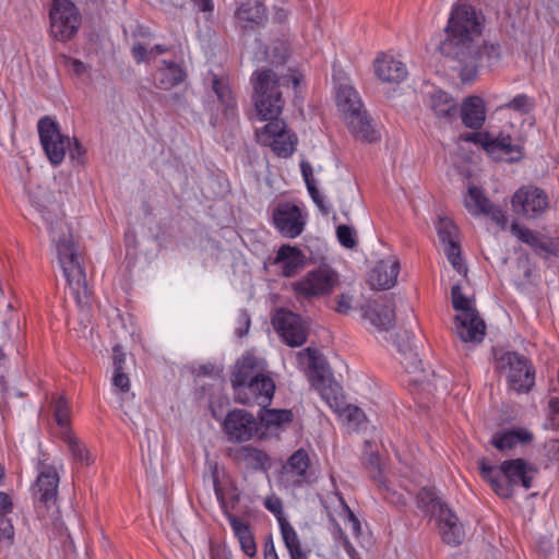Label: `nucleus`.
Wrapping results in <instances>:
<instances>
[{
	"instance_id": "f257e3e1",
	"label": "nucleus",
	"mask_w": 559,
	"mask_h": 559,
	"mask_svg": "<svg viewBox=\"0 0 559 559\" xmlns=\"http://www.w3.org/2000/svg\"><path fill=\"white\" fill-rule=\"evenodd\" d=\"M28 195L32 205L35 206L49 226L52 240L56 241L59 263L78 305L86 306L90 301V290L86 284L85 271L81 263V255L78 253L70 236L63 235L58 238L56 236L55 226L61 224L59 204L56 202L52 192L43 186L31 189Z\"/></svg>"
},
{
	"instance_id": "f03ea898",
	"label": "nucleus",
	"mask_w": 559,
	"mask_h": 559,
	"mask_svg": "<svg viewBox=\"0 0 559 559\" xmlns=\"http://www.w3.org/2000/svg\"><path fill=\"white\" fill-rule=\"evenodd\" d=\"M300 79L301 75L296 71L283 75H278L272 69H259L253 72L251 81L254 107L260 119L267 120L257 135L265 145L287 133L285 121L278 119L285 104L281 87L287 86L292 82L294 88H297Z\"/></svg>"
},
{
	"instance_id": "7ed1b4c3",
	"label": "nucleus",
	"mask_w": 559,
	"mask_h": 559,
	"mask_svg": "<svg viewBox=\"0 0 559 559\" xmlns=\"http://www.w3.org/2000/svg\"><path fill=\"white\" fill-rule=\"evenodd\" d=\"M235 401L243 405H269L275 392V383L267 372L266 361L252 353L237 359L230 374Z\"/></svg>"
},
{
	"instance_id": "20e7f679",
	"label": "nucleus",
	"mask_w": 559,
	"mask_h": 559,
	"mask_svg": "<svg viewBox=\"0 0 559 559\" xmlns=\"http://www.w3.org/2000/svg\"><path fill=\"white\" fill-rule=\"evenodd\" d=\"M484 16L467 3H456L444 28L445 38L440 44V52L448 59H465L469 47L479 40ZM469 57H467L468 59Z\"/></svg>"
},
{
	"instance_id": "39448f33",
	"label": "nucleus",
	"mask_w": 559,
	"mask_h": 559,
	"mask_svg": "<svg viewBox=\"0 0 559 559\" xmlns=\"http://www.w3.org/2000/svg\"><path fill=\"white\" fill-rule=\"evenodd\" d=\"M479 469L481 477L489 481L493 491L502 498H510L512 496V487L514 485H522L525 489H530L533 475L536 472L523 459L507 460L498 469L487 464L485 459H481L479 461Z\"/></svg>"
},
{
	"instance_id": "423d86ee",
	"label": "nucleus",
	"mask_w": 559,
	"mask_h": 559,
	"mask_svg": "<svg viewBox=\"0 0 559 559\" xmlns=\"http://www.w3.org/2000/svg\"><path fill=\"white\" fill-rule=\"evenodd\" d=\"M419 509L437 518L441 537L451 546H459L464 539V530L457 516L438 497L433 488H421L417 493Z\"/></svg>"
},
{
	"instance_id": "0eeeda50",
	"label": "nucleus",
	"mask_w": 559,
	"mask_h": 559,
	"mask_svg": "<svg viewBox=\"0 0 559 559\" xmlns=\"http://www.w3.org/2000/svg\"><path fill=\"white\" fill-rule=\"evenodd\" d=\"M453 308L459 311L454 317V332L464 343H480L485 336L486 324L478 311L462 293L459 285L451 289Z\"/></svg>"
},
{
	"instance_id": "6e6552de",
	"label": "nucleus",
	"mask_w": 559,
	"mask_h": 559,
	"mask_svg": "<svg viewBox=\"0 0 559 559\" xmlns=\"http://www.w3.org/2000/svg\"><path fill=\"white\" fill-rule=\"evenodd\" d=\"M467 141L479 144L496 160H504L508 163H516L523 159V146L515 141L510 134L499 132H479L471 134Z\"/></svg>"
},
{
	"instance_id": "1a4fd4ad",
	"label": "nucleus",
	"mask_w": 559,
	"mask_h": 559,
	"mask_svg": "<svg viewBox=\"0 0 559 559\" xmlns=\"http://www.w3.org/2000/svg\"><path fill=\"white\" fill-rule=\"evenodd\" d=\"M498 369L509 370V382L516 392H528L535 383V372L530 360L516 352L495 355Z\"/></svg>"
},
{
	"instance_id": "9d476101",
	"label": "nucleus",
	"mask_w": 559,
	"mask_h": 559,
	"mask_svg": "<svg viewBox=\"0 0 559 559\" xmlns=\"http://www.w3.org/2000/svg\"><path fill=\"white\" fill-rule=\"evenodd\" d=\"M49 17L50 33L56 39L66 43L78 33L81 16L71 0H52Z\"/></svg>"
},
{
	"instance_id": "9b49d317",
	"label": "nucleus",
	"mask_w": 559,
	"mask_h": 559,
	"mask_svg": "<svg viewBox=\"0 0 559 559\" xmlns=\"http://www.w3.org/2000/svg\"><path fill=\"white\" fill-rule=\"evenodd\" d=\"M468 50H471V53H468L471 58L454 60L457 63L460 79L463 83L474 81L480 67H492L500 59V47L498 45L484 44L480 46L476 40Z\"/></svg>"
},
{
	"instance_id": "f8f14e48",
	"label": "nucleus",
	"mask_w": 559,
	"mask_h": 559,
	"mask_svg": "<svg viewBox=\"0 0 559 559\" xmlns=\"http://www.w3.org/2000/svg\"><path fill=\"white\" fill-rule=\"evenodd\" d=\"M40 144L49 162L57 166L62 163L67 152L69 136L60 132L59 124L49 116H45L37 123Z\"/></svg>"
},
{
	"instance_id": "ddd939ff",
	"label": "nucleus",
	"mask_w": 559,
	"mask_h": 559,
	"mask_svg": "<svg viewBox=\"0 0 559 559\" xmlns=\"http://www.w3.org/2000/svg\"><path fill=\"white\" fill-rule=\"evenodd\" d=\"M511 205L516 214L527 218H536L548 207L547 193L535 186L521 187L512 197Z\"/></svg>"
},
{
	"instance_id": "4468645a",
	"label": "nucleus",
	"mask_w": 559,
	"mask_h": 559,
	"mask_svg": "<svg viewBox=\"0 0 559 559\" xmlns=\"http://www.w3.org/2000/svg\"><path fill=\"white\" fill-rule=\"evenodd\" d=\"M272 323L287 345L297 347L307 341L308 330L299 314L281 309L273 317Z\"/></svg>"
},
{
	"instance_id": "2eb2a0df",
	"label": "nucleus",
	"mask_w": 559,
	"mask_h": 559,
	"mask_svg": "<svg viewBox=\"0 0 559 559\" xmlns=\"http://www.w3.org/2000/svg\"><path fill=\"white\" fill-rule=\"evenodd\" d=\"M337 283V274L329 267L311 271L306 277L294 284L298 296L310 298L329 294Z\"/></svg>"
},
{
	"instance_id": "dca6fc26",
	"label": "nucleus",
	"mask_w": 559,
	"mask_h": 559,
	"mask_svg": "<svg viewBox=\"0 0 559 559\" xmlns=\"http://www.w3.org/2000/svg\"><path fill=\"white\" fill-rule=\"evenodd\" d=\"M225 433L234 442L250 440L259 430L255 417L245 409L230 411L223 424Z\"/></svg>"
},
{
	"instance_id": "f3484780",
	"label": "nucleus",
	"mask_w": 559,
	"mask_h": 559,
	"mask_svg": "<svg viewBox=\"0 0 559 559\" xmlns=\"http://www.w3.org/2000/svg\"><path fill=\"white\" fill-rule=\"evenodd\" d=\"M273 223L287 238H296L305 228L301 210L292 203H281L273 210Z\"/></svg>"
},
{
	"instance_id": "a211bd4d",
	"label": "nucleus",
	"mask_w": 559,
	"mask_h": 559,
	"mask_svg": "<svg viewBox=\"0 0 559 559\" xmlns=\"http://www.w3.org/2000/svg\"><path fill=\"white\" fill-rule=\"evenodd\" d=\"M464 205L472 215H487L502 229L507 227L508 218L501 207L495 205L479 188L474 186L468 188Z\"/></svg>"
},
{
	"instance_id": "6ab92c4d",
	"label": "nucleus",
	"mask_w": 559,
	"mask_h": 559,
	"mask_svg": "<svg viewBox=\"0 0 559 559\" xmlns=\"http://www.w3.org/2000/svg\"><path fill=\"white\" fill-rule=\"evenodd\" d=\"M236 26L243 33L253 32L265 25L266 8L259 0H247L238 4L235 11Z\"/></svg>"
},
{
	"instance_id": "aec40b11",
	"label": "nucleus",
	"mask_w": 559,
	"mask_h": 559,
	"mask_svg": "<svg viewBox=\"0 0 559 559\" xmlns=\"http://www.w3.org/2000/svg\"><path fill=\"white\" fill-rule=\"evenodd\" d=\"M300 367L307 370L309 380L320 389L330 376V369L324 356L316 348L308 347L297 354Z\"/></svg>"
},
{
	"instance_id": "412c9836",
	"label": "nucleus",
	"mask_w": 559,
	"mask_h": 559,
	"mask_svg": "<svg viewBox=\"0 0 559 559\" xmlns=\"http://www.w3.org/2000/svg\"><path fill=\"white\" fill-rule=\"evenodd\" d=\"M310 459L306 450L295 451L282 467V476L295 486H300L313 480V474L309 469Z\"/></svg>"
},
{
	"instance_id": "4be33fe9",
	"label": "nucleus",
	"mask_w": 559,
	"mask_h": 559,
	"mask_svg": "<svg viewBox=\"0 0 559 559\" xmlns=\"http://www.w3.org/2000/svg\"><path fill=\"white\" fill-rule=\"evenodd\" d=\"M58 486L59 475L53 468L48 467L47 469L39 473L34 490V498L37 503V509H49L50 507L56 506Z\"/></svg>"
},
{
	"instance_id": "5701e85b",
	"label": "nucleus",
	"mask_w": 559,
	"mask_h": 559,
	"mask_svg": "<svg viewBox=\"0 0 559 559\" xmlns=\"http://www.w3.org/2000/svg\"><path fill=\"white\" fill-rule=\"evenodd\" d=\"M400 272L399 260L394 257L379 261L369 275V283L376 289H389L395 283Z\"/></svg>"
},
{
	"instance_id": "b1692460",
	"label": "nucleus",
	"mask_w": 559,
	"mask_h": 559,
	"mask_svg": "<svg viewBox=\"0 0 559 559\" xmlns=\"http://www.w3.org/2000/svg\"><path fill=\"white\" fill-rule=\"evenodd\" d=\"M376 75L386 83H401L407 76L406 66L394 57L381 53L374 60Z\"/></svg>"
},
{
	"instance_id": "393cba45",
	"label": "nucleus",
	"mask_w": 559,
	"mask_h": 559,
	"mask_svg": "<svg viewBox=\"0 0 559 559\" xmlns=\"http://www.w3.org/2000/svg\"><path fill=\"white\" fill-rule=\"evenodd\" d=\"M222 510L226 515L234 534L239 540L242 551L248 557H254L257 555V544L250 526L247 522H243L235 514L228 511V504L222 500Z\"/></svg>"
},
{
	"instance_id": "a878e982",
	"label": "nucleus",
	"mask_w": 559,
	"mask_h": 559,
	"mask_svg": "<svg viewBox=\"0 0 559 559\" xmlns=\"http://www.w3.org/2000/svg\"><path fill=\"white\" fill-rule=\"evenodd\" d=\"M361 311L364 318L368 319L379 330L388 331L393 328L395 316L391 304L369 301L361 307Z\"/></svg>"
},
{
	"instance_id": "bb28decb",
	"label": "nucleus",
	"mask_w": 559,
	"mask_h": 559,
	"mask_svg": "<svg viewBox=\"0 0 559 559\" xmlns=\"http://www.w3.org/2000/svg\"><path fill=\"white\" fill-rule=\"evenodd\" d=\"M275 263L282 264L284 276L292 277L306 266L307 261L306 255L299 248L283 245L276 253Z\"/></svg>"
},
{
	"instance_id": "cd10ccee",
	"label": "nucleus",
	"mask_w": 559,
	"mask_h": 559,
	"mask_svg": "<svg viewBox=\"0 0 559 559\" xmlns=\"http://www.w3.org/2000/svg\"><path fill=\"white\" fill-rule=\"evenodd\" d=\"M212 91L215 93L217 100L223 106V115L226 119H235L237 117V105L234 93L228 81L224 78L213 75Z\"/></svg>"
},
{
	"instance_id": "c85d7f7f",
	"label": "nucleus",
	"mask_w": 559,
	"mask_h": 559,
	"mask_svg": "<svg viewBox=\"0 0 559 559\" xmlns=\"http://www.w3.org/2000/svg\"><path fill=\"white\" fill-rule=\"evenodd\" d=\"M461 118L467 128H481L486 118L483 99L478 96L467 97L461 108Z\"/></svg>"
},
{
	"instance_id": "c756f323",
	"label": "nucleus",
	"mask_w": 559,
	"mask_h": 559,
	"mask_svg": "<svg viewBox=\"0 0 559 559\" xmlns=\"http://www.w3.org/2000/svg\"><path fill=\"white\" fill-rule=\"evenodd\" d=\"M429 107L438 118L452 120L459 111L457 103L447 92L438 90L429 96Z\"/></svg>"
},
{
	"instance_id": "7c9ffc66",
	"label": "nucleus",
	"mask_w": 559,
	"mask_h": 559,
	"mask_svg": "<svg viewBox=\"0 0 559 559\" xmlns=\"http://www.w3.org/2000/svg\"><path fill=\"white\" fill-rule=\"evenodd\" d=\"M185 79L183 70L175 62L164 61V67L154 74V85L159 90H170Z\"/></svg>"
},
{
	"instance_id": "2f4dec72",
	"label": "nucleus",
	"mask_w": 559,
	"mask_h": 559,
	"mask_svg": "<svg viewBox=\"0 0 559 559\" xmlns=\"http://www.w3.org/2000/svg\"><path fill=\"white\" fill-rule=\"evenodd\" d=\"M350 132L356 139L365 142H374L378 140V134L371 126L366 111L353 114L352 117L346 119Z\"/></svg>"
},
{
	"instance_id": "473e14b6",
	"label": "nucleus",
	"mask_w": 559,
	"mask_h": 559,
	"mask_svg": "<svg viewBox=\"0 0 559 559\" xmlns=\"http://www.w3.org/2000/svg\"><path fill=\"white\" fill-rule=\"evenodd\" d=\"M336 102L338 109L345 115V119L353 114L361 111V102L357 91L349 85H341L337 90Z\"/></svg>"
},
{
	"instance_id": "72a5a7b5",
	"label": "nucleus",
	"mask_w": 559,
	"mask_h": 559,
	"mask_svg": "<svg viewBox=\"0 0 559 559\" xmlns=\"http://www.w3.org/2000/svg\"><path fill=\"white\" fill-rule=\"evenodd\" d=\"M61 439L67 443L73 460L80 465H90L94 462L86 445L72 432L71 429L61 431Z\"/></svg>"
},
{
	"instance_id": "f704fd0d",
	"label": "nucleus",
	"mask_w": 559,
	"mask_h": 559,
	"mask_svg": "<svg viewBox=\"0 0 559 559\" xmlns=\"http://www.w3.org/2000/svg\"><path fill=\"white\" fill-rule=\"evenodd\" d=\"M266 406H261L259 414L260 421L266 429L283 428L293 421L294 415L290 409L266 408Z\"/></svg>"
},
{
	"instance_id": "c9c22d12",
	"label": "nucleus",
	"mask_w": 559,
	"mask_h": 559,
	"mask_svg": "<svg viewBox=\"0 0 559 559\" xmlns=\"http://www.w3.org/2000/svg\"><path fill=\"white\" fill-rule=\"evenodd\" d=\"M280 528L290 559H298L307 556L306 552L302 551L301 544L295 528L286 519H280Z\"/></svg>"
},
{
	"instance_id": "e433bc0d",
	"label": "nucleus",
	"mask_w": 559,
	"mask_h": 559,
	"mask_svg": "<svg viewBox=\"0 0 559 559\" xmlns=\"http://www.w3.org/2000/svg\"><path fill=\"white\" fill-rule=\"evenodd\" d=\"M12 500L5 492L0 491V542H13L14 528L4 515L12 511Z\"/></svg>"
},
{
	"instance_id": "4c0bfd02",
	"label": "nucleus",
	"mask_w": 559,
	"mask_h": 559,
	"mask_svg": "<svg viewBox=\"0 0 559 559\" xmlns=\"http://www.w3.org/2000/svg\"><path fill=\"white\" fill-rule=\"evenodd\" d=\"M532 440L530 432H520L510 430L500 436H495L492 444L500 451L510 450L519 443H524Z\"/></svg>"
},
{
	"instance_id": "58836bf2",
	"label": "nucleus",
	"mask_w": 559,
	"mask_h": 559,
	"mask_svg": "<svg viewBox=\"0 0 559 559\" xmlns=\"http://www.w3.org/2000/svg\"><path fill=\"white\" fill-rule=\"evenodd\" d=\"M255 45L259 47V52L254 53L257 61H269L272 64H283L288 56L287 47L284 44H280L273 48L272 55L269 53L267 49L263 47L262 43L257 38Z\"/></svg>"
},
{
	"instance_id": "ea45409f",
	"label": "nucleus",
	"mask_w": 559,
	"mask_h": 559,
	"mask_svg": "<svg viewBox=\"0 0 559 559\" xmlns=\"http://www.w3.org/2000/svg\"><path fill=\"white\" fill-rule=\"evenodd\" d=\"M238 457L253 469H264L269 462V456L265 452L251 447H242L238 451Z\"/></svg>"
},
{
	"instance_id": "a19ab883",
	"label": "nucleus",
	"mask_w": 559,
	"mask_h": 559,
	"mask_svg": "<svg viewBox=\"0 0 559 559\" xmlns=\"http://www.w3.org/2000/svg\"><path fill=\"white\" fill-rule=\"evenodd\" d=\"M510 229L514 237H516L520 241L528 245L535 253L537 252V249L539 248L543 240V237L539 235V233L534 231L519 223H512Z\"/></svg>"
},
{
	"instance_id": "79ce46f5",
	"label": "nucleus",
	"mask_w": 559,
	"mask_h": 559,
	"mask_svg": "<svg viewBox=\"0 0 559 559\" xmlns=\"http://www.w3.org/2000/svg\"><path fill=\"white\" fill-rule=\"evenodd\" d=\"M362 464L368 469L370 478L378 485L379 478L382 476V462L379 454L376 451L365 450L362 455Z\"/></svg>"
},
{
	"instance_id": "37998d69",
	"label": "nucleus",
	"mask_w": 559,
	"mask_h": 559,
	"mask_svg": "<svg viewBox=\"0 0 559 559\" xmlns=\"http://www.w3.org/2000/svg\"><path fill=\"white\" fill-rule=\"evenodd\" d=\"M402 364L408 373L415 374V379H414L415 382L423 383L428 380L426 370L424 369L423 362L418 358L417 354H415V353L406 354Z\"/></svg>"
},
{
	"instance_id": "c03bdc74",
	"label": "nucleus",
	"mask_w": 559,
	"mask_h": 559,
	"mask_svg": "<svg viewBox=\"0 0 559 559\" xmlns=\"http://www.w3.org/2000/svg\"><path fill=\"white\" fill-rule=\"evenodd\" d=\"M296 142V135L287 132L284 135H280L278 139L271 141L269 145L278 156L288 157L294 153Z\"/></svg>"
},
{
	"instance_id": "a18cd8bd",
	"label": "nucleus",
	"mask_w": 559,
	"mask_h": 559,
	"mask_svg": "<svg viewBox=\"0 0 559 559\" xmlns=\"http://www.w3.org/2000/svg\"><path fill=\"white\" fill-rule=\"evenodd\" d=\"M53 415H55L56 423L60 427L61 431L70 429V427H69V423H70L69 403L63 396H60L55 401Z\"/></svg>"
},
{
	"instance_id": "49530a36",
	"label": "nucleus",
	"mask_w": 559,
	"mask_h": 559,
	"mask_svg": "<svg viewBox=\"0 0 559 559\" xmlns=\"http://www.w3.org/2000/svg\"><path fill=\"white\" fill-rule=\"evenodd\" d=\"M444 252L449 262L459 273H466L467 267L461 257V248L456 240L444 243Z\"/></svg>"
},
{
	"instance_id": "de8ad7c7",
	"label": "nucleus",
	"mask_w": 559,
	"mask_h": 559,
	"mask_svg": "<svg viewBox=\"0 0 559 559\" xmlns=\"http://www.w3.org/2000/svg\"><path fill=\"white\" fill-rule=\"evenodd\" d=\"M436 228L442 243L456 240L457 228L448 217H439Z\"/></svg>"
},
{
	"instance_id": "09e8293b",
	"label": "nucleus",
	"mask_w": 559,
	"mask_h": 559,
	"mask_svg": "<svg viewBox=\"0 0 559 559\" xmlns=\"http://www.w3.org/2000/svg\"><path fill=\"white\" fill-rule=\"evenodd\" d=\"M336 237L344 248L353 249L357 246V233L348 225L337 226Z\"/></svg>"
},
{
	"instance_id": "8fccbe9b",
	"label": "nucleus",
	"mask_w": 559,
	"mask_h": 559,
	"mask_svg": "<svg viewBox=\"0 0 559 559\" xmlns=\"http://www.w3.org/2000/svg\"><path fill=\"white\" fill-rule=\"evenodd\" d=\"M59 59L61 64L75 76H82L88 71V66L79 59L68 55H60Z\"/></svg>"
},
{
	"instance_id": "3c124183",
	"label": "nucleus",
	"mask_w": 559,
	"mask_h": 559,
	"mask_svg": "<svg viewBox=\"0 0 559 559\" xmlns=\"http://www.w3.org/2000/svg\"><path fill=\"white\" fill-rule=\"evenodd\" d=\"M380 492L383 496V499L388 502L394 504V506H405L406 500L402 493L396 492L395 490L391 489L389 485L386 484L384 478H379V484L377 485Z\"/></svg>"
},
{
	"instance_id": "603ef678",
	"label": "nucleus",
	"mask_w": 559,
	"mask_h": 559,
	"mask_svg": "<svg viewBox=\"0 0 559 559\" xmlns=\"http://www.w3.org/2000/svg\"><path fill=\"white\" fill-rule=\"evenodd\" d=\"M504 108L512 109L519 114H527L532 108V104L527 95L519 94L510 102L499 106V109Z\"/></svg>"
},
{
	"instance_id": "864d4df0",
	"label": "nucleus",
	"mask_w": 559,
	"mask_h": 559,
	"mask_svg": "<svg viewBox=\"0 0 559 559\" xmlns=\"http://www.w3.org/2000/svg\"><path fill=\"white\" fill-rule=\"evenodd\" d=\"M536 254L543 259H548L549 257L559 258V240L552 238H543Z\"/></svg>"
},
{
	"instance_id": "5fc2aeb1",
	"label": "nucleus",
	"mask_w": 559,
	"mask_h": 559,
	"mask_svg": "<svg viewBox=\"0 0 559 559\" xmlns=\"http://www.w3.org/2000/svg\"><path fill=\"white\" fill-rule=\"evenodd\" d=\"M214 491H215L216 498H217V500L219 502V506L222 507V500L221 499H223V501L228 504V511L230 513H233L231 511L235 509V507L239 502V493L236 492V490H234L226 498L224 496L223 489L221 488L218 479L216 477L214 478Z\"/></svg>"
},
{
	"instance_id": "6e6d98bb",
	"label": "nucleus",
	"mask_w": 559,
	"mask_h": 559,
	"mask_svg": "<svg viewBox=\"0 0 559 559\" xmlns=\"http://www.w3.org/2000/svg\"><path fill=\"white\" fill-rule=\"evenodd\" d=\"M345 417L349 424L355 425L357 428H359L365 420L364 412L359 407L352 405L346 407Z\"/></svg>"
},
{
	"instance_id": "4d7b16f0",
	"label": "nucleus",
	"mask_w": 559,
	"mask_h": 559,
	"mask_svg": "<svg viewBox=\"0 0 559 559\" xmlns=\"http://www.w3.org/2000/svg\"><path fill=\"white\" fill-rule=\"evenodd\" d=\"M131 55L136 63L148 62L151 60L150 49L141 43H134L132 45Z\"/></svg>"
},
{
	"instance_id": "13d9d810",
	"label": "nucleus",
	"mask_w": 559,
	"mask_h": 559,
	"mask_svg": "<svg viewBox=\"0 0 559 559\" xmlns=\"http://www.w3.org/2000/svg\"><path fill=\"white\" fill-rule=\"evenodd\" d=\"M265 508L272 512L280 522V519H285L283 516V503L282 500L277 497H267L264 501Z\"/></svg>"
},
{
	"instance_id": "bf43d9fd",
	"label": "nucleus",
	"mask_w": 559,
	"mask_h": 559,
	"mask_svg": "<svg viewBox=\"0 0 559 559\" xmlns=\"http://www.w3.org/2000/svg\"><path fill=\"white\" fill-rule=\"evenodd\" d=\"M67 150L69 152L71 159L81 160V158L85 154L83 145L75 138H73L72 140L69 138V142L67 143Z\"/></svg>"
},
{
	"instance_id": "052dcab7",
	"label": "nucleus",
	"mask_w": 559,
	"mask_h": 559,
	"mask_svg": "<svg viewBox=\"0 0 559 559\" xmlns=\"http://www.w3.org/2000/svg\"><path fill=\"white\" fill-rule=\"evenodd\" d=\"M112 384L121 392L130 390V380L124 371H114Z\"/></svg>"
},
{
	"instance_id": "680f3d73",
	"label": "nucleus",
	"mask_w": 559,
	"mask_h": 559,
	"mask_svg": "<svg viewBox=\"0 0 559 559\" xmlns=\"http://www.w3.org/2000/svg\"><path fill=\"white\" fill-rule=\"evenodd\" d=\"M126 355L120 345H115L112 348V365L114 371H124Z\"/></svg>"
},
{
	"instance_id": "e2e57ef3",
	"label": "nucleus",
	"mask_w": 559,
	"mask_h": 559,
	"mask_svg": "<svg viewBox=\"0 0 559 559\" xmlns=\"http://www.w3.org/2000/svg\"><path fill=\"white\" fill-rule=\"evenodd\" d=\"M308 192H309L311 199L313 200V202L316 203V205L321 211V213L323 215H328L330 213V207L324 203V200H323L322 195L320 194L317 186L309 187Z\"/></svg>"
},
{
	"instance_id": "0e129e2a",
	"label": "nucleus",
	"mask_w": 559,
	"mask_h": 559,
	"mask_svg": "<svg viewBox=\"0 0 559 559\" xmlns=\"http://www.w3.org/2000/svg\"><path fill=\"white\" fill-rule=\"evenodd\" d=\"M335 538H337L342 543V546L344 547L345 551L352 557V559L356 558V550L353 544L338 525H336Z\"/></svg>"
},
{
	"instance_id": "69168bd1",
	"label": "nucleus",
	"mask_w": 559,
	"mask_h": 559,
	"mask_svg": "<svg viewBox=\"0 0 559 559\" xmlns=\"http://www.w3.org/2000/svg\"><path fill=\"white\" fill-rule=\"evenodd\" d=\"M238 322L241 326L237 329L236 334L239 337H242L248 333L250 328V316L247 310H240L238 314Z\"/></svg>"
},
{
	"instance_id": "338daca9",
	"label": "nucleus",
	"mask_w": 559,
	"mask_h": 559,
	"mask_svg": "<svg viewBox=\"0 0 559 559\" xmlns=\"http://www.w3.org/2000/svg\"><path fill=\"white\" fill-rule=\"evenodd\" d=\"M300 169H301V174H302L304 180L306 182L307 189L309 187L316 186L314 179L312 177L313 169H312V166L310 165V163L302 160L300 163Z\"/></svg>"
},
{
	"instance_id": "774afa93",
	"label": "nucleus",
	"mask_w": 559,
	"mask_h": 559,
	"mask_svg": "<svg viewBox=\"0 0 559 559\" xmlns=\"http://www.w3.org/2000/svg\"><path fill=\"white\" fill-rule=\"evenodd\" d=\"M264 559H280L273 543L272 535H269L264 542Z\"/></svg>"
}]
</instances>
